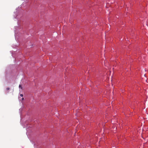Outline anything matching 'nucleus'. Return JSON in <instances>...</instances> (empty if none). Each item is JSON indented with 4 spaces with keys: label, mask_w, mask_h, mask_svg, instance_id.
<instances>
[{
    "label": "nucleus",
    "mask_w": 148,
    "mask_h": 148,
    "mask_svg": "<svg viewBox=\"0 0 148 148\" xmlns=\"http://www.w3.org/2000/svg\"><path fill=\"white\" fill-rule=\"evenodd\" d=\"M24 98H23L22 99V100H24Z\"/></svg>",
    "instance_id": "nucleus-4"
},
{
    "label": "nucleus",
    "mask_w": 148,
    "mask_h": 148,
    "mask_svg": "<svg viewBox=\"0 0 148 148\" xmlns=\"http://www.w3.org/2000/svg\"><path fill=\"white\" fill-rule=\"evenodd\" d=\"M19 88H22L21 87V85H19Z\"/></svg>",
    "instance_id": "nucleus-2"
},
{
    "label": "nucleus",
    "mask_w": 148,
    "mask_h": 148,
    "mask_svg": "<svg viewBox=\"0 0 148 148\" xmlns=\"http://www.w3.org/2000/svg\"><path fill=\"white\" fill-rule=\"evenodd\" d=\"M10 90V88H6V90Z\"/></svg>",
    "instance_id": "nucleus-1"
},
{
    "label": "nucleus",
    "mask_w": 148,
    "mask_h": 148,
    "mask_svg": "<svg viewBox=\"0 0 148 148\" xmlns=\"http://www.w3.org/2000/svg\"><path fill=\"white\" fill-rule=\"evenodd\" d=\"M20 96H21V97H23V95L22 94H20Z\"/></svg>",
    "instance_id": "nucleus-3"
}]
</instances>
